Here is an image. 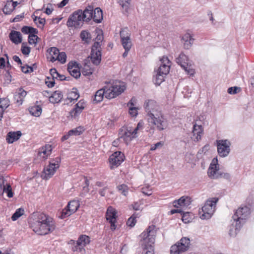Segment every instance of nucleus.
Returning a JSON list of instances; mask_svg holds the SVG:
<instances>
[{
	"label": "nucleus",
	"mask_w": 254,
	"mask_h": 254,
	"mask_svg": "<svg viewBox=\"0 0 254 254\" xmlns=\"http://www.w3.org/2000/svg\"><path fill=\"white\" fill-rule=\"evenodd\" d=\"M28 222L33 231L38 235H45L53 232L56 228L53 219L46 214L33 212L28 219Z\"/></svg>",
	"instance_id": "nucleus-1"
},
{
	"label": "nucleus",
	"mask_w": 254,
	"mask_h": 254,
	"mask_svg": "<svg viewBox=\"0 0 254 254\" xmlns=\"http://www.w3.org/2000/svg\"><path fill=\"white\" fill-rule=\"evenodd\" d=\"M144 108L147 113V120L150 126L153 127H155L159 130H163L167 127V121L156 101L153 100L146 101Z\"/></svg>",
	"instance_id": "nucleus-2"
},
{
	"label": "nucleus",
	"mask_w": 254,
	"mask_h": 254,
	"mask_svg": "<svg viewBox=\"0 0 254 254\" xmlns=\"http://www.w3.org/2000/svg\"><path fill=\"white\" fill-rule=\"evenodd\" d=\"M94 9L92 5H89L83 11L78 9L73 12L68 17L66 22L68 27L80 28L84 22H89L92 19L91 11Z\"/></svg>",
	"instance_id": "nucleus-3"
},
{
	"label": "nucleus",
	"mask_w": 254,
	"mask_h": 254,
	"mask_svg": "<svg viewBox=\"0 0 254 254\" xmlns=\"http://www.w3.org/2000/svg\"><path fill=\"white\" fill-rule=\"evenodd\" d=\"M250 209L247 206L239 207L233 216V222L232 223L229 234L233 236L237 234L242 225L250 215Z\"/></svg>",
	"instance_id": "nucleus-4"
},
{
	"label": "nucleus",
	"mask_w": 254,
	"mask_h": 254,
	"mask_svg": "<svg viewBox=\"0 0 254 254\" xmlns=\"http://www.w3.org/2000/svg\"><path fill=\"white\" fill-rule=\"evenodd\" d=\"M156 230L154 225L149 226L146 231L140 235L142 242V254H154L153 245L154 243Z\"/></svg>",
	"instance_id": "nucleus-5"
},
{
	"label": "nucleus",
	"mask_w": 254,
	"mask_h": 254,
	"mask_svg": "<svg viewBox=\"0 0 254 254\" xmlns=\"http://www.w3.org/2000/svg\"><path fill=\"white\" fill-rule=\"evenodd\" d=\"M161 64L156 74L153 76V82L157 85H159L164 80L165 76L169 73L171 62L167 57L163 56L161 59Z\"/></svg>",
	"instance_id": "nucleus-6"
},
{
	"label": "nucleus",
	"mask_w": 254,
	"mask_h": 254,
	"mask_svg": "<svg viewBox=\"0 0 254 254\" xmlns=\"http://www.w3.org/2000/svg\"><path fill=\"white\" fill-rule=\"evenodd\" d=\"M103 35L102 31L97 35L95 42L92 46L91 53V59L92 62L95 65H98L101 60V45L103 41Z\"/></svg>",
	"instance_id": "nucleus-7"
},
{
	"label": "nucleus",
	"mask_w": 254,
	"mask_h": 254,
	"mask_svg": "<svg viewBox=\"0 0 254 254\" xmlns=\"http://www.w3.org/2000/svg\"><path fill=\"white\" fill-rule=\"evenodd\" d=\"M107 99H111L120 95L126 89L124 82L116 80L105 86Z\"/></svg>",
	"instance_id": "nucleus-8"
},
{
	"label": "nucleus",
	"mask_w": 254,
	"mask_h": 254,
	"mask_svg": "<svg viewBox=\"0 0 254 254\" xmlns=\"http://www.w3.org/2000/svg\"><path fill=\"white\" fill-rule=\"evenodd\" d=\"M218 201V198L213 197L206 201L201 208V210L199 212L200 218L201 219H208L212 217L215 211L216 205Z\"/></svg>",
	"instance_id": "nucleus-9"
},
{
	"label": "nucleus",
	"mask_w": 254,
	"mask_h": 254,
	"mask_svg": "<svg viewBox=\"0 0 254 254\" xmlns=\"http://www.w3.org/2000/svg\"><path fill=\"white\" fill-rule=\"evenodd\" d=\"M61 158L56 157L49 162V164L45 167L42 172L41 177L43 179L48 180L55 173L56 170L59 168Z\"/></svg>",
	"instance_id": "nucleus-10"
},
{
	"label": "nucleus",
	"mask_w": 254,
	"mask_h": 254,
	"mask_svg": "<svg viewBox=\"0 0 254 254\" xmlns=\"http://www.w3.org/2000/svg\"><path fill=\"white\" fill-rule=\"evenodd\" d=\"M190 240L187 237L182 238L179 242L172 245L170 248V254H183L189 249Z\"/></svg>",
	"instance_id": "nucleus-11"
},
{
	"label": "nucleus",
	"mask_w": 254,
	"mask_h": 254,
	"mask_svg": "<svg viewBox=\"0 0 254 254\" xmlns=\"http://www.w3.org/2000/svg\"><path fill=\"white\" fill-rule=\"evenodd\" d=\"M90 242V238L86 235H81L78 238L76 241L71 240L69 244L72 245V251L74 252L79 251L82 252L85 251L84 247L89 244Z\"/></svg>",
	"instance_id": "nucleus-12"
},
{
	"label": "nucleus",
	"mask_w": 254,
	"mask_h": 254,
	"mask_svg": "<svg viewBox=\"0 0 254 254\" xmlns=\"http://www.w3.org/2000/svg\"><path fill=\"white\" fill-rule=\"evenodd\" d=\"M217 152L221 157H226L230 152L231 142L228 139L216 140Z\"/></svg>",
	"instance_id": "nucleus-13"
},
{
	"label": "nucleus",
	"mask_w": 254,
	"mask_h": 254,
	"mask_svg": "<svg viewBox=\"0 0 254 254\" xmlns=\"http://www.w3.org/2000/svg\"><path fill=\"white\" fill-rule=\"evenodd\" d=\"M119 134V139H123L127 144L137 137L133 128L130 126L123 127L120 128Z\"/></svg>",
	"instance_id": "nucleus-14"
},
{
	"label": "nucleus",
	"mask_w": 254,
	"mask_h": 254,
	"mask_svg": "<svg viewBox=\"0 0 254 254\" xmlns=\"http://www.w3.org/2000/svg\"><path fill=\"white\" fill-rule=\"evenodd\" d=\"M176 62L185 69L188 74L193 75L194 74V70L189 64L188 57L183 53H181L176 59Z\"/></svg>",
	"instance_id": "nucleus-15"
},
{
	"label": "nucleus",
	"mask_w": 254,
	"mask_h": 254,
	"mask_svg": "<svg viewBox=\"0 0 254 254\" xmlns=\"http://www.w3.org/2000/svg\"><path fill=\"white\" fill-rule=\"evenodd\" d=\"M120 35L121 43L124 49L130 50L132 44L130 39V33L129 30L127 28L122 29L120 32Z\"/></svg>",
	"instance_id": "nucleus-16"
},
{
	"label": "nucleus",
	"mask_w": 254,
	"mask_h": 254,
	"mask_svg": "<svg viewBox=\"0 0 254 254\" xmlns=\"http://www.w3.org/2000/svg\"><path fill=\"white\" fill-rule=\"evenodd\" d=\"M79 205V203L77 200L70 201L66 207L63 210L61 218H64L75 213L77 210Z\"/></svg>",
	"instance_id": "nucleus-17"
},
{
	"label": "nucleus",
	"mask_w": 254,
	"mask_h": 254,
	"mask_svg": "<svg viewBox=\"0 0 254 254\" xmlns=\"http://www.w3.org/2000/svg\"><path fill=\"white\" fill-rule=\"evenodd\" d=\"M124 154L121 151H116L112 154L109 158V162L112 169L117 167L121 164L125 159Z\"/></svg>",
	"instance_id": "nucleus-18"
},
{
	"label": "nucleus",
	"mask_w": 254,
	"mask_h": 254,
	"mask_svg": "<svg viewBox=\"0 0 254 254\" xmlns=\"http://www.w3.org/2000/svg\"><path fill=\"white\" fill-rule=\"evenodd\" d=\"M220 173L217 166V160L213 159L208 169L207 174L208 177L212 179L220 178Z\"/></svg>",
	"instance_id": "nucleus-19"
},
{
	"label": "nucleus",
	"mask_w": 254,
	"mask_h": 254,
	"mask_svg": "<svg viewBox=\"0 0 254 254\" xmlns=\"http://www.w3.org/2000/svg\"><path fill=\"white\" fill-rule=\"evenodd\" d=\"M116 214L117 212L114 208L111 206L108 207L106 212V218L110 223L111 229L112 230H115L116 229V226L115 225L117 217Z\"/></svg>",
	"instance_id": "nucleus-20"
},
{
	"label": "nucleus",
	"mask_w": 254,
	"mask_h": 254,
	"mask_svg": "<svg viewBox=\"0 0 254 254\" xmlns=\"http://www.w3.org/2000/svg\"><path fill=\"white\" fill-rule=\"evenodd\" d=\"M4 192L6 193L7 196L9 198L13 196V192L10 184L5 182L3 177L0 176V195Z\"/></svg>",
	"instance_id": "nucleus-21"
},
{
	"label": "nucleus",
	"mask_w": 254,
	"mask_h": 254,
	"mask_svg": "<svg viewBox=\"0 0 254 254\" xmlns=\"http://www.w3.org/2000/svg\"><path fill=\"white\" fill-rule=\"evenodd\" d=\"M27 95V92L22 88H18L14 94V100L15 103L18 106L22 105L24 98Z\"/></svg>",
	"instance_id": "nucleus-22"
},
{
	"label": "nucleus",
	"mask_w": 254,
	"mask_h": 254,
	"mask_svg": "<svg viewBox=\"0 0 254 254\" xmlns=\"http://www.w3.org/2000/svg\"><path fill=\"white\" fill-rule=\"evenodd\" d=\"M67 70L70 74L77 79L80 76V71L76 62H69L68 64Z\"/></svg>",
	"instance_id": "nucleus-23"
},
{
	"label": "nucleus",
	"mask_w": 254,
	"mask_h": 254,
	"mask_svg": "<svg viewBox=\"0 0 254 254\" xmlns=\"http://www.w3.org/2000/svg\"><path fill=\"white\" fill-rule=\"evenodd\" d=\"M190 203V198L189 197L182 196L177 200L173 202V205L175 207L184 208L188 207Z\"/></svg>",
	"instance_id": "nucleus-24"
},
{
	"label": "nucleus",
	"mask_w": 254,
	"mask_h": 254,
	"mask_svg": "<svg viewBox=\"0 0 254 254\" xmlns=\"http://www.w3.org/2000/svg\"><path fill=\"white\" fill-rule=\"evenodd\" d=\"M203 132L202 127L201 125H197L196 124L193 126L192 139L194 141H199L201 138Z\"/></svg>",
	"instance_id": "nucleus-25"
},
{
	"label": "nucleus",
	"mask_w": 254,
	"mask_h": 254,
	"mask_svg": "<svg viewBox=\"0 0 254 254\" xmlns=\"http://www.w3.org/2000/svg\"><path fill=\"white\" fill-rule=\"evenodd\" d=\"M52 146L50 145H46L45 146L40 148L38 151V155L45 160L47 158L52 152Z\"/></svg>",
	"instance_id": "nucleus-26"
},
{
	"label": "nucleus",
	"mask_w": 254,
	"mask_h": 254,
	"mask_svg": "<svg viewBox=\"0 0 254 254\" xmlns=\"http://www.w3.org/2000/svg\"><path fill=\"white\" fill-rule=\"evenodd\" d=\"M182 41L184 44V48L189 49L192 46L194 39L190 33H187L183 36Z\"/></svg>",
	"instance_id": "nucleus-27"
},
{
	"label": "nucleus",
	"mask_w": 254,
	"mask_h": 254,
	"mask_svg": "<svg viewBox=\"0 0 254 254\" xmlns=\"http://www.w3.org/2000/svg\"><path fill=\"white\" fill-rule=\"evenodd\" d=\"M21 135L22 133L20 131H10L8 133L6 136V141L9 143H12L17 140Z\"/></svg>",
	"instance_id": "nucleus-28"
},
{
	"label": "nucleus",
	"mask_w": 254,
	"mask_h": 254,
	"mask_svg": "<svg viewBox=\"0 0 254 254\" xmlns=\"http://www.w3.org/2000/svg\"><path fill=\"white\" fill-rule=\"evenodd\" d=\"M10 40L15 44H18L21 43L22 38L20 32L12 30L9 35Z\"/></svg>",
	"instance_id": "nucleus-29"
},
{
	"label": "nucleus",
	"mask_w": 254,
	"mask_h": 254,
	"mask_svg": "<svg viewBox=\"0 0 254 254\" xmlns=\"http://www.w3.org/2000/svg\"><path fill=\"white\" fill-rule=\"evenodd\" d=\"M91 11L92 19H93L94 21L96 23H99L101 22L103 20V13L102 11L99 7L96 8L94 10Z\"/></svg>",
	"instance_id": "nucleus-30"
},
{
	"label": "nucleus",
	"mask_w": 254,
	"mask_h": 254,
	"mask_svg": "<svg viewBox=\"0 0 254 254\" xmlns=\"http://www.w3.org/2000/svg\"><path fill=\"white\" fill-rule=\"evenodd\" d=\"M106 89L107 88L104 86L103 88L98 90L94 95V101L96 103L102 101L104 96L107 98V96H106Z\"/></svg>",
	"instance_id": "nucleus-31"
},
{
	"label": "nucleus",
	"mask_w": 254,
	"mask_h": 254,
	"mask_svg": "<svg viewBox=\"0 0 254 254\" xmlns=\"http://www.w3.org/2000/svg\"><path fill=\"white\" fill-rule=\"evenodd\" d=\"M49 55L47 58L52 62H55L58 59L59 50L56 47H52L48 50Z\"/></svg>",
	"instance_id": "nucleus-32"
},
{
	"label": "nucleus",
	"mask_w": 254,
	"mask_h": 254,
	"mask_svg": "<svg viewBox=\"0 0 254 254\" xmlns=\"http://www.w3.org/2000/svg\"><path fill=\"white\" fill-rule=\"evenodd\" d=\"M79 97V94L76 88H73L72 91L69 92L66 99L67 104L72 102L73 101H76Z\"/></svg>",
	"instance_id": "nucleus-33"
},
{
	"label": "nucleus",
	"mask_w": 254,
	"mask_h": 254,
	"mask_svg": "<svg viewBox=\"0 0 254 254\" xmlns=\"http://www.w3.org/2000/svg\"><path fill=\"white\" fill-rule=\"evenodd\" d=\"M62 98V92L60 91H56L49 97V101L52 103H59Z\"/></svg>",
	"instance_id": "nucleus-34"
},
{
	"label": "nucleus",
	"mask_w": 254,
	"mask_h": 254,
	"mask_svg": "<svg viewBox=\"0 0 254 254\" xmlns=\"http://www.w3.org/2000/svg\"><path fill=\"white\" fill-rule=\"evenodd\" d=\"M29 112L32 115L39 117L42 113V108L39 106H34L30 109Z\"/></svg>",
	"instance_id": "nucleus-35"
},
{
	"label": "nucleus",
	"mask_w": 254,
	"mask_h": 254,
	"mask_svg": "<svg viewBox=\"0 0 254 254\" xmlns=\"http://www.w3.org/2000/svg\"><path fill=\"white\" fill-rule=\"evenodd\" d=\"M21 31L24 34H29V35L38 33V30L36 28L26 26H23L22 28Z\"/></svg>",
	"instance_id": "nucleus-36"
},
{
	"label": "nucleus",
	"mask_w": 254,
	"mask_h": 254,
	"mask_svg": "<svg viewBox=\"0 0 254 254\" xmlns=\"http://www.w3.org/2000/svg\"><path fill=\"white\" fill-rule=\"evenodd\" d=\"M93 71V69L87 64H85L81 70V72L84 76H89L92 74Z\"/></svg>",
	"instance_id": "nucleus-37"
},
{
	"label": "nucleus",
	"mask_w": 254,
	"mask_h": 254,
	"mask_svg": "<svg viewBox=\"0 0 254 254\" xmlns=\"http://www.w3.org/2000/svg\"><path fill=\"white\" fill-rule=\"evenodd\" d=\"M24 210L22 208L17 209L11 217L13 221L17 220L20 216L24 214Z\"/></svg>",
	"instance_id": "nucleus-38"
},
{
	"label": "nucleus",
	"mask_w": 254,
	"mask_h": 254,
	"mask_svg": "<svg viewBox=\"0 0 254 254\" xmlns=\"http://www.w3.org/2000/svg\"><path fill=\"white\" fill-rule=\"evenodd\" d=\"M13 6H12V3L7 1L3 8V12L6 14H9L13 11Z\"/></svg>",
	"instance_id": "nucleus-39"
},
{
	"label": "nucleus",
	"mask_w": 254,
	"mask_h": 254,
	"mask_svg": "<svg viewBox=\"0 0 254 254\" xmlns=\"http://www.w3.org/2000/svg\"><path fill=\"white\" fill-rule=\"evenodd\" d=\"M80 37L82 41L89 43L91 39V35L86 31H82L80 33Z\"/></svg>",
	"instance_id": "nucleus-40"
},
{
	"label": "nucleus",
	"mask_w": 254,
	"mask_h": 254,
	"mask_svg": "<svg viewBox=\"0 0 254 254\" xmlns=\"http://www.w3.org/2000/svg\"><path fill=\"white\" fill-rule=\"evenodd\" d=\"M9 106V100L7 98L0 99V108L5 110Z\"/></svg>",
	"instance_id": "nucleus-41"
},
{
	"label": "nucleus",
	"mask_w": 254,
	"mask_h": 254,
	"mask_svg": "<svg viewBox=\"0 0 254 254\" xmlns=\"http://www.w3.org/2000/svg\"><path fill=\"white\" fill-rule=\"evenodd\" d=\"M82 112V111L80 109L74 108L69 112V114L72 119H76Z\"/></svg>",
	"instance_id": "nucleus-42"
},
{
	"label": "nucleus",
	"mask_w": 254,
	"mask_h": 254,
	"mask_svg": "<svg viewBox=\"0 0 254 254\" xmlns=\"http://www.w3.org/2000/svg\"><path fill=\"white\" fill-rule=\"evenodd\" d=\"M118 190L119 191L121 192L123 195L126 196L128 193V187L125 185L122 184L119 185L117 187Z\"/></svg>",
	"instance_id": "nucleus-43"
},
{
	"label": "nucleus",
	"mask_w": 254,
	"mask_h": 254,
	"mask_svg": "<svg viewBox=\"0 0 254 254\" xmlns=\"http://www.w3.org/2000/svg\"><path fill=\"white\" fill-rule=\"evenodd\" d=\"M33 20L38 27L44 26L46 22L44 18H42L38 16H35V17L33 18Z\"/></svg>",
	"instance_id": "nucleus-44"
},
{
	"label": "nucleus",
	"mask_w": 254,
	"mask_h": 254,
	"mask_svg": "<svg viewBox=\"0 0 254 254\" xmlns=\"http://www.w3.org/2000/svg\"><path fill=\"white\" fill-rule=\"evenodd\" d=\"M83 131L82 127H78L77 128L70 130L69 135H78L80 134Z\"/></svg>",
	"instance_id": "nucleus-45"
},
{
	"label": "nucleus",
	"mask_w": 254,
	"mask_h": 254,
	"mask_svg": "<svg viewBox=\"0 0 254 254\" xmlns=\"http://www.w3.org/2000/svg\"><path fill=\"white\" fill-rule=\"evenodd\" d=\"M38 36L35 35V34H32L31 35H29L28 36V42L30 45H35L37 44V40L38 39Z\"/></svg>",
	"instance_id": "nucleus-46"
},
{
	"label": "nucleus",
	"mask_w": 254,
	"mask_h": 254,
	"mask_svg": "<svg viewBox=\"0 0 254 254\" xmlns=\"http://www.w3.org/2000/svg\"><path fill=\"white\" fill-rule=\"evenodd\" d=\"M62 64H64L66 62V55L64 52H61L59 53L58 59L57 60Z\"/></svg>",
	"instance_id": "nucleus-47"
},
{
	"label": "nucleus",
	"mask_w": 254,
	"mask_h": 254,
	"mask_svg": "<svg viewBox=\"0 0 254 254\" xmlns=\"http://www.w3.org/2000/svg\"><path fill=\"white\" fill-rule=\"evenodd\" d=\"M136 216H134V214L132 215L128 220L127 222V226H130L131 227H133L136 222Z\"/></svg>",
	"instance_id": "nucleus-48"
},
{
	"label": "nucleus",
	"mask_w": 254,
	"mask_h": 254,
	"mask_svg": "<svg viewBox=\"0 0 254 254\" xmlns=\"http://www.w3.org/2000/svg\"><path fill=\"white\" fill-rule=\"evenodd\" d=\"M129 108V114L132 117H135L138 114V108L136 107H128Z\"/></svg>",
	"instance_id": "nucleus-49"
},
{
	"label": "nucleus",
	"mask_w": 254,
	"mask_h": 254,
	"mask_svg": "<svg viewBox=\"0 0 254 254\" xmlns=\"http://www.w3.org/2000/svg\"><path fill=\"white\" fill-rule=\"evenodd\" d=\"M21 52L23 54L25 55H28L30 53V48L24 46V43H22L21 46Z\"/></svg>",
	"instance_id": "nucleus-50"
},
{
	"label": "nucleus",
	"mask_w": 254,
	"mask_h": 254,
	"mask_svg": "<svg viewBox=\"0 0 254 254\" xmlns=\"http://www.w3.org/2000/svg\"><path fill=\"white\" fill-rule=\"evenodd\" d=\"M50 74L52 76V79H58L59 73L58 72L56 68H52L50 71Z\"/></svg>",
	"instance_id": "nucleus-51"
},
{
	"label": "nucleus",
	"mask_w": 254,
	"mask_h": 254,
	"mask_svg": "<svg viewBox=\"0 0 254 254\" xmlns=\"http://www.w3.org/2000/svg\"><path fill=\"white\" fill-rule=\"evenodd\" d=\"M130 0H120V4L122 6L127 9L128 7Z\"/></svg>",
	"instance_id": "nucleus-52"
},
{
	"label": "nucleus",
	"mask_w": 254,
	"mask_h": 254,
	"mask_svg": "<svg viewBox=\"0 0 254 254\" xmlns=\"http://www.w3.org/2000/svg\"><path fill=\"white\" fill-rule=\"evenodd\" d=\"M85 107V103L83 101H79L75 105V107L77 109H80L83 111Z\"/></svg>",
	"instance_id": "nucleus-53"
},
{
	"label": "nucleus",
	"mask_w": 254,
	"mask_h": 254,
	"mask_svg": "<svg viewBox=\"0 0 254 254\" xmlns=\"http://www.w3.org/2000/svg\"><path fill=\"white\" fill-rule=\"evenodd\" d=\"M143 122L142 121H140L136 127L134 128H133V131L135 132V134L137 135V131L139 129H142L143 127Z\"/></svg>",
	"instance_id": "nucleus-54"
},
{
	"label": "nucleus",
	"mask_w": 254,
	"mask_h": 254,
	"mask_svg": "<svg viewBox=\"0 0 254 254\" xmlns=\"http://www.w3.org/2000/svg\"><path fill=\"white\" fill-rule=\"evenodd\" d=\"M137 100L135 97H132L127 104L128 107H135L136 104Z\"/></svg>",
	"instance_id": "nucleus-55"
},
{
	"label": "nucleus",
	"mask_w": 254,
	"mask_h": 254,
	"mask_svg": "<svg viewBox=\"0 0 254 254\" xmlns=\"http://www.w3.org/2000/svg\"><path fill=\"white\" fill-rule=\"evenodd\" d=\"M220 178H223L226 180H230L231 175L228 173L221 172V173H220Z\"/></svg>",
	"instance_id": "nucleus-56"
},
{
	"label": "nucleus",
	"mask_w": 254,
	"mask_h": 254,
	"mask_svg": "<svg viewBox=\"0 0 254 254\" xmlns=\"http://www.w3.org/2000/svg\"><path fill=\"white\" fill-rule=\"evenodd\" d=\"M141 202H136L134 203L131 205V207L134 210H141V207L140 206Z\"/></svg>",
	"instance_id": "nucleus-57"
},
{
	"label": "nucleus",
	"mask_w": 254,
	"mask_h": 254,
	"mask_svg": "<svg viewBox=\"0 0 254 254\" xmlns=\"http://www.w3.org/2000/svg\"><path fill=\"white\" fill-rule=\"evenodd\" d=\"M239 89V88L237 87H231L228 88V93L230 94H234L237 93V91Z\"/></svg>",
	"instance_id": "nucleus-58"
},
{
	"label": "nucleus",
	"mask_w": 254,
	"mask_h": 254,
	"mask_svg": "<svg viewBox=\"0 0 254 254\" xmlns=\"http://www.w3.org/2000/svg\"><path fill=\"white\" fill-rule=\"evenodd\" d=\"M150 188V186L147 187L148 190H146V188H143L142 189V192L145 195L149 196L152 194L151 189H149Z\"/></svg>",
	"instance_id": "nucleus-59"
},
{
	"label": "nucleus",
	"mask_w": 254,
	"mask_h": 254,
	"mask_svg": "<svg viewBox=\"0 0 254 254\" xmlns=\"http://www.w3.org/2000/svg\"><path fill=\"white\" fill-rule=\"evenodd\" d=\"M5 76V80L7 82H10L11 80V76L10 74V72L8 70H6L5 73L4 74Z\"/></svg>",
	"instance_id": "nucleus-60"
},
{
	"label": "nucleus",
	"mask_w": 254,
	"mask_h": 254,
	"mask_svg": "<svg viewBox=\"0 0 254 254\" xmlns=\"http://www.w3.org/2000/svg\"><path fill=\"white\" fill-rule=\"evenodd\" d=\"M163 143L162 142H158L155 144L154 146H152L150 150L152 151L156 150L157 148L161 147L163 145Z\"/></svg>",
	"instance_id": "nucleus-61"
},
{
	"label": "nucleus",
	"mask_w": 254,
	"mask_h": 254,
	"mask_svg": "<svg viewBox=\"0 0 254 254\" xmlns=\"http://www.w3.org/2000/svg\"><path fill=\"white\" fill-rule=\"evenodd\" d=\"M49 5V6H48L45 11V12L48 15L51 14L53 10V8H52V5L51 4Z\"/></svg>",
	"instance_id": "nucleus-62"
},
{
	"label": "nucleus",
	"mask_w": 254,
	"mask_h": 254,
	"mask_svg": "<svg viewBox=\"0 0 254 254\" xmlns=\"http://www.w3.org/2000/svg\"><path fill=\"white\" fill-rule=\"evenodd\" d=\"M24 15L23 14L16 15L12 20V22H18L22 19Z\"/></svg>",
	"instance_id": "nucleus-63"
},
{
	"label": "nucleus",
	"mask_w": 254,
	"mask_h": 254,
	"mask_svg": "<svg viewBox=\"0 0 254 254\" xmlns=\"http://www.w3.org/2000/svg\"><path fill=\"white\" fill-rule=\"evenodd\" d=\"M55 82L54 79H52V80L50 81H46V84L47 85V86L49 87H52L54 86Z\"/></svg>",
	"instance_id": "nucleus-64"
}]
</instances>
